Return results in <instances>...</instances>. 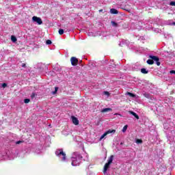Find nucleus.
Returning a JSON list of instances; mask_svg holds the SVG:
<instances>
[{
    "label": "nucleus",
    "instance_id": "6e6552de",
    "mask_svg": "<svg viewBox=\"0 0 175 175\" xmlns=\"http://www.w3.org/2000/svg\"><path fill=\"white\" fill-rule=\"evenodd\" d=\"M114 159V156L113 155H111L109 159H108V161L107 163H109V165H111V163H113V160Z\"/></svg>",
    "mask_w": 175,
    "mask_h": 175
},
{
    "label": "nucleus",
    "instance_id": "7ed1b4c3",
    "mask_svg": "<svg viewBox=\"0 0 175 175\" xmlns=\"http://www.w3.org/2000/svg\"><path fill=\"white\" fill-rule=\"evenodd\" d=\"M149 58H150V59H153L154 61H155L157 66H161V62H159V57H158L157 56L149 55Z\"/></svg>",
    "mask_w": 175,
    "mask_h": 175
},
{
    "label": "nucleus",
    "instance_id": "412c9836",
    "mask_svg": "<svg viewBox=\"0 0 175 175\" xmlns=\"http://www.w3.org/2000/svg\"><path fill=\"white\" fill-rule=\"evenodd\" d=\"M105 136H107V134L106 133H105L104 134H103L101 135V137H100V140H102L103 139H105Z\"/></svg>",
    "mask_w": 175,
    "mask_h": 175
},
{
    "label": "nucleus",
    "instance_id": "dca6fc26",
    "mask_svg": "<svg viewBox=\"0 0 175 175\" xmlns=\"http://www.w3.org/2000/svg\"><path fill=\"white\" fill-rule=\"evenodd\" d=\"M141 72L142 73H143L144 75H147V73H148V71H147V70L146 68H142L141 69Z\"/></svg>",
    "mask_w": 175,
    "mask_h": 175
},
{
    "label": "nucleus",
    "instance_id": "9b49d317",
    "mask_svg": "<svg viewBox=\"0 0 175 175\" xmlns=\"http://www.w3.org/2000/svg\"><path fill=\"white\" fill-rule=\"evenodd\" d=\"M130 114H132V116H133L137 120H139V115H137V113L131 111H129Z\"/></svg>",
    "mask_w": 175,
    "mask_h": 175
},
{
    "label": "nucleus",
    "instance_id": "2eb2a0df",
    "mask_svg": "<svg viewBox=\"0 0 175 175\" xmlns=\"http://www.w3.org/2000/svg\"><path fill=\"white\" fill-rule=\"evenodd\" d=\"M11 40H12V42L15 43V42H17V38H16V36H11Z\"/></svg>",
    "mask_w": 175,
    "mask_h": 175
},
{
    "label": "nucleus",
    "instance_id": "4c0bfd02",
    "mask_svg": "<svg viewBox=\"0 0 175 175\" xmlns=\"http://www.w3.org/2000/svg\"><path fill=\"white\" fill-rule=\"evenodd\" d=\"M119 116H121L120 114H118Z\"/></svg>",
    "mask_w": 175,
    "mask_h": 175
},
{
    "label": "nucleus",
    "instance_id": "4be33fe9",
    "mask_svg": "<svg viewBox=\"0 0 175 175\" xmlns=\"http://www.w3.org/2000/svg\"><path fill=\"white\" fill-rule=\"evenodd\" d=\"M59 35H64V29H59Z\"/></svg>",
    "mask_w": 175,
    "mask_h": 175
},
{
    "label": "nucleus",
    "instance_id": "ddd939ff",
    "mask_svg": "<svg viewBox=\"0 0 175 175\" xmlns=\"http://www.w3.org/2000/svg\"><path fill=\"white\" fill-rule=\"evenodd\" d=\"M148 65H154V59H149L146 61Z\"/></svg>",
    "mask_w": 175,
    "mask_h": 175
},
{
    "label": "nucleus",
    "instance_id": "423d86ee",
    "mask_svg": "<svg viewBox=\"0 0 175 175\" xmlns=\"http://www.w3.org/2000/svg\"><path fill=\"white\" fill-rule=\"evenodd\" d=\"M71 120L72 121V124H74V125H79V119H77V118H76L75 116H71Z\"/></svg>",
    "mask_w": 175,
    "mask_h": 175
},
{
    "label": "nucleus",
    "instance_id": "2f4dec72",
    "mask_svg": "<svg viewBox=\"0 0 175 175\" xmlns=\"http://www.w3.org/2000/svg\"><path fill=\"white\" fill-rule=\"evenodd\" d=\"M144 96H145L146 98H148V96H149V95H148V94H144Z\"/></svg>",
    "mask_w": 175,
    "mask_h": 175
},
{
    "label": "nucleus",
    "instance_id": "c9c22d12",
    "mask_svg": "<svg viewBox=\"0 0 175 175\" xmlns=\"http://www.w3.org/2000/svg\"><path fill=\"white\" fill-rule=\"evenodd\" d=\"M117 115H118V113H116V114H115V116H117Z\"/></svg>",
    "mask_w": 175,
    "mask_h": 175
},
{
    "label": "nucleus",
    "instance_id": "f8f14e48",
    "mask_svg": "<svg viewBox=\"0 0 175 175\" xmlns=\"http://www.w3.org/2000/svg\"><path fill=\"white\" fill-rule=\"evenodd\" d=\"M122 9L123 10H126V12H128L129 13H131V8H128V5H124Z\"/></svg>",
    "mask_w": 175,
    "mask_h": 175
},
{
    "label": "nucleus",
    "instance_id": "c85d7f7f",
    "mask_svg": "<svg viewBox=\"0 0 175 175\" xmlns=\"http://www.w3.org/2000/svg\"><path fill=\"white\" fill-rule=\"evenodd\" d=\"M105 95H107V96H109V95H110V93H109V92H104Z\"/></svg>",
    "mask_w": 175,
    "mask_h": 175
},
{
    "label": "nucleus",
    "instance_id": "a211bd4d",
    "mask_svg": "<svg viewBox=\"0 0 175 175\" xmlns=\"http://www.w3.org/2000/svg\"><path fill=\"white\" fill-rule=\"evenodd\" d=\"M126 95H129L131 98H135V96H136L135 94H133V93L129 92H126Z\"/></svg>",
    "mask_w": 175,
    "mask_h": 175
},
{
    "label": "nucleus",
    "instance_id": "cd10ccee",
    "mask_svg": "<svg viewBox=\"0 0 175 175\" xmlns=\"http://www.w3.org/2000/svg\"><path fill=\"white\" fill-rule=\"evenodd\" d=\"M31 96L32 99H33V98H35V96H36V94L32 93Z\"/></svg>",
    "mask_w": 175,
    "mask_h": 175
},
{
    "label": "nucleus",
    "instance_id": "4468645a",
    "mask_svg": "<svg viewBox=\"0 0 175 175\" xmlns=\"http://www.w3.org/2000/svg\"><path fill=\"white\" fill-rule=\"evenodd\" d=\"M107 135H110V133H116V130L114 129H109L105 132Z\"/></svg>",
    "mask_w": 175,
    "mask_h": 175
},
{
    "label": "nucleus",
    "instance_id": "5701e85b",
    "mask_svg": "<svg viewBox=\"0 0 175 175\" xmlns=\"http://www.w3.org/2000/svg\"><path fill=\"white\" fill-rule=\"evenodd\" d=\"M25 103H29V102H31V100H29V98H26L24 100Z\"/></svg>",
    "mask_w": 175,
    "mask_h": 175
},
{
    "label": "nucleus",
    "instance_id": "0eeeda50",
    "mask_svg": "<svg viewBox=\"0 0 175 175\" xmlns=\"http://www.w3.org/2000/svg\"><path fill=\"white\" fill-rule=\"evenodd\" d=\"M109 167H110V164H109V163H106L105 165H104L103 173H106Z\"/></svg>",
    "mask_w": 175,
    "mask_h": 175
},
{
    "label": "nucleus",
    "instance_id": "6ab92c4d",
    "mask_svg": "<svg viewBox=\"0 0 175 175\" xmlns=\"http://www.w3.org/2000/svg\"><path fill=\"white\" fill-rule=\"evenodd\" d=\"M111 24H112L113 27H118V23L114 22V21H111Z\"/></svg>",
    "mask_w": 175,
    "mask_h": 175
},
{
    "label": "nucleus",
    "instance_id": "7c9ffc66",
    "mask_svg": "<svg viewBox=\"0 0 175 175\" xmlns=\"http://www.w3.org/2000/svg\"><path fill=\"white\" fill-rule=\"evenodd\" d=\"M23 143V141H17L16 144H21Z\"/></svg>",
    "mask_w": 175,
    "mask_h": 175
},
{
    "label": "nucleus",
    "instance_id": "a878e982",
    "mask_svg": "<svg viewBox=\"0 0 175 175\" xmlns=\"http://www.w3.org/2000/svg\"><path fill=\"white\" fill-rule=\"evenodd\" d=\"M170 6H175V1H171V2L170 3Z\"/></svg>",
    "mask_w": 175,
    "mask_h": 175
},
{
    "label": "nucleus",
    "instance_id": "1a4fd4ad",
    "mask_svg": "<svg viewBox=\"0 0 175 175\" xmlns=\"http://www.w3.org/2000/svg\"><path fill=\"white\" fill-rule=\"evenodd\" d=\"M109 111H113V109L111 108H105L102 109L101 113H107Z\"/></svg>",
    "mask_w": 175,
    "mask_h": 175
},
{
    "label": "nucleus",
    "instance_id": "c756f323",
    "mask_svg": "<svg viewBox=\"0 0 175 175\" xmlns=\"http://www.w3.org/2000/svg\"><path fill=\"white\" fill-rule=\"evenodd\" d=\"M27 65L25 63L22 64V68H26Z\"/></svg>",
    "mask_w": 175,
    "mask_h": 175
},
{
    "label": "nucleus",
    "instance_id": "f03ea898",
    "mask_svg": "<svg viewBox=\"0 0 175 175\" xmlns=\"http://www.w3.org/2000/svg\"><path fill=\"white\" fill-rule=\"evenodd\" d=\"M32 20L34 23H37L38 25H42L43 24V21H42V18L38 16H33Z\"/></svg>",
    "mask_w": 175,
    "mask_h": 175
},
{
    "label": "nucleus",
    "instance_id": "20e7f679",
    "mask_svg": "<svg viewBox=\"0 0 175 175\" xmlns=\"http://www.w3.org/2000/svg\"><path fill=\"white\" fill-rule=\"evenodd\" d=\"M70 61H71V65H72V66H77L78 64H79V59L75 57H72L70 58Z\"/></svg>",
    "mask_w": 175,
    "mask_h": 175
},
{
    "label": "nucleus",
    "instance_id": "473e14b6",
    "mask_svg": "<svg viewBox=\"0 0 175 175\" xmlns=\"http://www.w3.org/2000/svg\"><path fill=\"white\" fill-rule=\"evenodd\" d=\"M79 159H83V156L79 155Z\"/></svg>",
    "mask_w": 175,
    "mask_h": 175
},
{
    "label": "nucleus",
    "instance_id": "f3484780",
    "mask_svg": "<svg viewBox=\"0 0 175 175\" xmlns=\"http://www.w3.org/2000/svg\"><path fill=\"white\" fill-rule=\"evenodd\" d=\"M135 143H137V144H142L143 143V140L142 139H137Z\"/></svg>",
    "mask_w": 175,
    "mask_h": 175
},
{
    "label": "nucleus",
    "instance_id": "b1692460",
    "mask_svg": "<svg viewBox=\"0 0 175 175\" xmlns=\"http://www.w3.org/2000/svg\"><path fill=\"white\" fill-rule=\"evenodd\" d=\"M51 43H53V42H52L51 40H47L46 41V44H51Z\"/></svg>",
    "mask_w": 175,
    "mask_h": 175
},
{
    "label": "nucleus",
    "instance_id": "f704fd0d",
    "mask_svg": "<svg viewBox=\"0 0 175 175\" xmlns=\"http://www.w3.org/2000/svg\"><path fill=\"white\" fill-rule=\"evenodd\" d=\"M122 144H124V143L121 142V143H120V145L122 146Z\"/></svg>",
    "mask_w": 175,
    "mask_h": 175
},
{
    "label": "nucleus",
    "instance_id": "393cba45",
    "mask_svg": "<svg viewBox=\"0 0 175 175\" xmlns=\"http://www.w3.org/2000/svg\"><path fill=\"white\" fill-rule=\"evenodd\" d=\"M6 87H8V84L6 83H2V88H6Z\"/></svg>",
    "mask_w": 175,
    "mask_h": 175
},
{
    "label": "nucleus",
    "instance_id": "bb28decb",
    "mask_svg": "<svg viewBox=\"0 0 175 175\" xmlns=\"http://www.w3.org/2000/svg\"><path fill=\"white\" fill-rule=\"evenodd\" d=\"M57 91H58V88H55V91L53 92V94H57Z\"/></svg>",
    "mask_w": 175,
    "mask_h": 175
},
{
    "label": "nucleus",
    "instance_id": "39448f33",
    "mask_svg": "<svg viewBox=\"0 0 175 175\" xmlns=\"http://www.w3.org/2000/svg\"><path fill=\"white\" fill-rule=\"evenodd\" d=\"M71 165L72 166H79V165H80V163H79V161H77V159L72 158Z\"/></svg>",
    "mask_w": 175,
    "mask_h": 175
},
{
    "label": "nucleus",
    "instance_id": "72a5a7b5",
    "mask_svg": "<svg viewBox=\"0 0 175 175\" xmlns=\"http://www.w3.org/2000/svg\"><path fill=\"white\" fill-rule=\"evenodd\" d=\"M99 12H103V10H99Z\"/></svg>",
    "mask_w": 175,
    "mask_h": 175
},
{
    "label": "nucleus",
    "instance_id": "aec40b11",
    "mask_svg": "<svg viewBox=\"0 0 175 175\" xmlns=\"http://www.w3.org/2000/svg\"><path fill=\"white\" fill-rule=\"evenodd\" d=\"M126 129H128V125H125V126L123 127L122 131V132H126Z\"/></svg>",
    "mask_w": 175,
    "mask_h": 175
},
{
    "label": "nucleus",
    "instance_id": "9d476101",
    "mask_svg": "<svg viewBox=\"0 0 175 175\" xmlns=\"http://www.w3.org/2000/svg\"><path fill=\"white\" fill-rule=\"evenodd\" d=\"M110 13H111V14H118V10L114 8H111L110 10Z\"/></svg>",
    "mask_w": 175,
    "mask_h": 175
},
{
    "label": "nucleus",
    "instance_id": "f257e3e1",
    "mask_svg": "<svg viewBox=\"0 0 175 175\" xmlns=\"http://www.w3.org/2000/svg\"><path fill=\"white\" fill-rule=\"evenodd\" d=\"M55 155L56 157H61V155H62L63 157L62 159V161H66V154L64 152V149H57L55 151Z\"/></svg>",
    "mask_w": 175,
    "mask_h": 175
},
{
    "label": "nucleus",
    "instance_id": "e433bc0d",
    "mask_svg": "<svg viewBox=\"0 0 175 175\" xmlns=\"http://www.w3.org/2000/svg\"><path fill=\"white\" fill-rule=\"evenodd\" d=\"M127 6H131L130 5H127Z\"/></svg>",
    "mask_w": 175,
    "mask_h": 175
}]
</instances>
